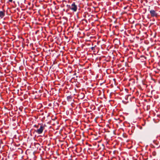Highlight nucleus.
Instances as JSON below:
<instances>
[{"instance_id": "7", "label": "nucleus", "mask_w": 160, "mask_h": 160, "mask_svg": "<svg viewBox=\"0 0 160 160\" xmlns=\"http://www.w3.org/2000/svg\"><path fill=\"white\" fill-rule=\"evenodd\" d=\"M12 0H9V2H12Z\"/></svg>"}, {"instance_id": "5", "label": "nucleus", "mask_w": 160, "mask_h": 160, "mask_svg": "<svg viewBox=\"0 0 160 160\" xmlns=\"http://www.w3.org/2000/svg\"><path fill=\"white\" fill-rule=\"evenodd\" d=\"M67 99L68 101H71L72 100V98L70 96H68L67 97Z\"/></svg>"}, {"instance_id": "2", "label": "nucleus", "mask_w": 160, "mask_h": 160, "mask_svg": "<svg viewBox=\"0 0 160 160\" xmlns=\"http://www.w3.org/2000/svg\"><path fill=\"white\" fill-rule=\"evenodd\" d=\"M45 125H41L40 128L36 131V132L38 133V134H40L42 133L43 130L45 129Z\"/></svg>"}, {"instance_id": "9", "label": "nucleus", "mask_w": 160, "mask_h": 160, "mask_svg": "<svg viewBox=\"0 0 160 160\" xmlns=\"http://www.w3.org/2000/svg\"><path fill=\"white\" fill-rule=\"evenodd\" d=\"M76 74V73H75L74 74V75H75Z\"/></svg>"}, {"instance_id": "11", "label": "nucleus", "mask_w": 160, "mask_h": 160, "mask_svg": "<svg viewBox=\"0 0 160 160\" xmlns=\"http://www.w3.org/2000/svg\"><path fill=\"white\" fill-rule=\"evenodd\" d=\"M34 126L36 127H37V128H38V127H37V126H36V125H35Z\"/></svg>"}, {"instance_id": "12", "label": "nucleus", "mask_w": 160, "mask_h": 160, "mask_svg": "<svg viewBox=\"0 0 160 160\" xmlns=\"http://www.w3.org/2000/svg\"><path fill=\"white\" fill-rule=\"evenodd\" d=\"M68 9H67V10H66V11H68Z\"/></svg>"}, {"instance_id": "3", "label": "nucleus", "mask_w": 160, "mask_h": 160, "mask_svg": "<svg viewBox=\"0 0 160 160\" xmlns=\"http://www.w3.org/2000/svg\"><path fill=\"white\" fill-rule=\"evenodd\" d=\"M149 12L151 16L152 17H157L158 16V13L156 12V11L154 10H150Z\"/></svg>"}, {"instance_id": "8", "label": "nucleus", "mask_w": 160, "mask_h": 160, "mask_svg": "<svg viewBox=\"0 0 160 160\" xmlns=\"http://www.w3.org/2000/svg\"><path fill=\"white\" fill-rule=\"evenodd\" d=\"M51 104H49V106H51Z\"/></svg>"}, {"instance_id": "1", "label": "nucleus", "mask_w": 160, "mask_h": 160, "mask_svg": "<svg viewBox=\"0 0 160 160\" xmlns=\"http://www.w3.org/2000/svg\"><path fill=\"white\" fill-rule=\"evenodd\" d=\"M67 7H68V8H69L73 12H75L77 11V6L75 4L74 2L72 3L71 6L67 5Z\"/></svg>"}, {"instance_id": "10", "label": "nucleus", "mask_w": 160, "mask_h": 160, "mask_svg": "<svg viewBox=\"0 0 160 160\" xmlns=\"http://www.w3.org/2000/svg\"><path fill=\"white\" fill-rule=\"evenodd\" d=\"M141 57H144L145 58H146L145 57L143 56H141Z\"/></svg>"}, {"instance_id": "4", "label": "nucleus", "mask_w": 160, "mask_h": 160, "mask_svg": "<svg viewBox=\"0 0 160 160\" xmlns=\"http://www.w3.org/2000/svg\"><path fill=\"white\" fill-rule=\"evenodd\" d=\"M5 16V11H0V17L2 18Z\"/></svg>"}, {"instance_id": "6", "label": "nucleus", "mask_w": 160, "mask_h": 160, "mask_svg": "<svg viewBox=\"0 0 160 160\" xmlns=\"http://www.w3.org/2000/svg\"><path fill=\"white\" fill-rule=\"evenodd\" d=\"M96 46H95V47H92L91 48V49L92 50H95V47H96Z\"/></svg>"}]
</instances>
